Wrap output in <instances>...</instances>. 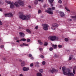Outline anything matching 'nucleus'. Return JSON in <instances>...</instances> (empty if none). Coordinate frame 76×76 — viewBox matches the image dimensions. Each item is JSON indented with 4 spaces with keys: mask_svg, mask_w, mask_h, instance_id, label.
<instances>
[{
    "mask_svg": "<svg viewBox=\"0 0 76 76\" xmlns=\"http://www.w3.org/2000/svg\"><path fill=\"white\" fill-rule=\"evenodd\" d=\"M62 70L63 72V74L64 75H67L68 76H74V74L73 73H71L72 72L71 70L67 69H66V67L65 66H63L62 67Z\"/></svg>",
    "mask_w": 76,
    "mask_h": 76,
    "instance_id": "obj_1",
    "label": "nucleus"
},
{
    "mask_svg": "<svg viewBox=\"0 0 76 76\" xmlns=\"http://www.w3.org/2000/svg\"><path fill=\"white\" fill-rule=\"evenodd\" d=\"M30 17L31 16L29 15L26 16L24 15H20L19 16V18L21 19H22V20H29Z\"/></svg>",
    "mask_w": 76,
    "mask_h": 76,
    "instance_id": "obj_2",
    "label": "nucleus"
},
{
    "mask_svg": "<svg viewBox=\"0 0 76 76\" xmlns=\"http://www.w3.org/2000/svg\"><path fill=\"white\" fill-rule=\"evenodd\" d=\"M18 4L21 6H23L24 5V2L20 0L18 1V2H15V4H14V5H15L16 7H19V5H18Z\"/></svg>",
    "mask_w": 76,
    "mask_h": 76,
    "instance_id": "obj_3",
    "label": "nucleus"
},
{
    "mask_svg": "<svg viewBox=\"0 0 76 76\" xmlns=\"http://www.w3.org/2000/svg\"><path fill=\"white\" fill-rule=\"evenodd\" d=\"M6 3H7V4H9L10 5V8L11 9H13L15 7V6H14V4H15V3H13V4L12 3V2L10 1H5Z\"/></svg>",
    "mask_w": 76,
    "mask_h": 76,
    "instance_id": "obj_4",
    "label": "nucleus"
},
{
    "mask_svg": "<svg viewBox=\"0 0 76 76\" xmlns=\"http://www.w3.org/2000/svg\"><path fill=\"white\" fill-rule=\"evenodd\" d=\"M49 38H50V40L52 41H57V40L58 39V38L56 37V36H50L49 37Z\"/></svg>",
    "mask_w": 76,
    "mask_h": 76,
    "instance_id": "obj_5",
    "label": "nucleus"
},
{
    "mask_svg": "<svg viewBox=\"0 0 76 76\" xmlns=\"http://www.w3.org/2000/svg\"><path fill=\"white\" fill-rule=\"evenodd\" d=\"M42 26L44 27L43 28L44 30L47 31L48 29V27H49V26L47 24H43L42 25Z\"/></svg>",
    "mask_w": 76,
    "mask_h": 76,
    "instance_id": "obj_6",
    "label": "nucleus"
},
{
    "mask_svg": "<svg viewBox=\"0 0 76 76\" xmlns=\"http://www.w3.org/2000/svg\"><path fill=\"white\" fill-rule=\"evenodd\" d=\"M46 12L49 14H50V15H53V11L51 9V8H49L48 10H46Z\"/></svg>",
    "mask_w": 76,
    "mask_h": 76,
    "instance_id": "obj_7",
    "label": "nucleus"
},
{
    "mask_svg": "<svg viewBox=\"0 0 76 76\" xmlns=\"http://www.w3.org/2000/svg\"><path fill=\"white\" fill-rule=\"evenodd\" d=\"M52 26L53 28H57L58 26V24L56 23H53L52 25Z\"/></svg>",
    "mask_w": 76,
    "mask_h": 76,
    "instance_id": "obj_8",
    "label": "nucleus"
},
{
    "mask_svg": "<svg viewBox=\"0 0 76 76\" xmlns=\"http://www.w3.org/2000/svg\"><path fill=\"white\" fill-rule=\"evenodd\" d=\"M23 71H28L29 70V68L28 67H24L23 68Z\"/></svg>",
    "mask_w": 76,
    "mask_h": 76,
    "instance_id": "obj_9",
    "label": "nucleus"
},
{
    "mask_svg": "<svg viewBox=\"0 0 76 76\" xmlns=\"http://www.w3.org/2000/svg\"><path fill=\"white\" fill-rule=\"evenodd\" d=\"M50 72H51V73H54V72L56 73L58 72V70L54 69L52 70H50Z\"/></svg>",
    "mask_w": 76,
    "mask_h": 76,
    "instance_id": "obj_10",
    "label": "nucleus"
},
{
    "mask_svg": "<svg viewBox=\"0 0 76 76\" xmlns=\"http://www.w3.org/2000/svg\"><path fill=\"white\" fill-rule=\"evenodd\" d=\"M20 36L21 37H22V38H23L25 36V34L22 32H20L19 33Z\"/></svg>",
    "mask_w": 76,
    "mask_h": 76,
    "instance_id": "obj_11",
    "label": "nucleus"
},
{
    "mask_svg": "<svg viewBox=\"0 0 76 76\" xmlns=\"http://www.w3.org/2000/svg\"><path fill=\"white\" fill-rule=\"evenodd\" d=\"M59 13H60L61 17H64V16H65L64 13L63 12H61V11L59 12Z\"/></svg>",
    "mask_w": 76,
    "mask_h": 76,
    "instance_id": "obj_12",
    "label": "nucleus"
},
{
    "mask_svg": "<svg viewBox=\"0 0 76 76\" xmlns=\"http://www.w3.org/2000/svg\"><path fill=\"white\" fill-rule=\"evenodd\" d=\"M52 47L54 48V49H56L57 47V45H52Z\"/></svg>",
    "mask_w": 76,
    "mask_h": 76,
    "instance_id": "obj_13",
    "label": "nucleus"
},
{
    "mask_svg": "<svg viewBox=\"0 0 76 76\" xmlns=\"http://www.w3.org/2000/svg\"><path fill=\"white\" fill-rule=\"evenodd\" d=\"M25 62H22L21 64V66L22 67L24 66H25Z\"/></svg>",
    "mask_w": 76,
    "mask_h": 76,
    "instance_id": "obj_14",
    "label": "nucleus"
},
{
    "mask_svg": "<svg viewBox=\"0 0 76 76\" xmlns=\"http://www.w3.org/2000/svg\"><path fill=\"white\" fill-rule=\"evenodd\" d=\"M38 42L39 44H40V45H42L43 44V43H42V42H41V40H38Z\"/></svg>",
    "mask_w": 76,
    "mask_h": 76,
    "instance_id": "obj_15",
    "label": "nucleus"
},
{
    "mask_svg": "<svg viewBox=\"0 0 76 76\" xmlns=\"http://www.w3.org/2000/svg\"><path fill=\"white\" fill-rule=\"evenodd\" d=\"M8 17H13V15L12 14V13L8 14Z\"/></svg>",
    "mask_w": 76,
    "mask_h": 76,
    "instance_id": "obj_16",
    "label": "nucleus"
},
{
    "mask_svg": "<svg viewBox=\"0 0 76 76\" xmlns=\"http://www.w3.org/2000/svg\"><path fill=\"white\" fill-rule=\"evenodd\" d=\"M54 0H48V1L50 3H53Z\"/></svg>",
    "mask_w": 76,
    "mask_h": 76,
    "instance_id": "obj_17",
    "label": "nucleus"
},
{
    "mask_svg": "<svg viewBox=\"0 0 76 76\" xmlns=\"http://www.w3.org/2000/svg\"><path fill=\"white\" fill-rule=\"evenodd\" d=\"M37 76H42V74H41V73L39 72L37 73Z\"/></svg>",
    "mask_w": 76,
    "mask_h": 76,
    "instance_id": "obj_18",
    "label": "nucleus"
},
{
    "mask_svg": "<svg viewBox=\"0 0 76 76\" xmlns=\"http://www.w3.org/2000/svg\"><path fill=\"white\" fill-rule=\"evenodd\" d=\"M65 9H66V10L67 11H68V12H70V10H69V8H67V7H66Z\"/></svg>",
    "mask_w": 76,
    "mask_h": 76,
    "instance_id": "obj_19",
    "label": "nucleus"
},
{
    "mask_svg": "<svg viewBox=\"0 0 76 76\" xmlns=\"http://www.w3.org/2000/svg\"><path fill=\"white\" fill-rule=\"evenodd\" d=\"M26 39L25 38H23L21 39L20 40V41H26Z\"/></svg>",
    "mask_w": 76,
    "mask_h": 76,
    "instance_id": "obj_20",
    "label": "nucleus"
},
{
    "mask_svg": "<svg viewBox=\"0 0 76 76\" xmlns=\"http://www.w3.org/2000/svg\"><path fill=\"white\" fill-rule=\"evenodd\" d=\"M38 0H36L34 2V3L35 4H38Z\"/></svg>",
    "mask_w": 76,
    "mask_h": 76,
    "instance_id": "obj_21",
    "label": "nucleus"
},
{
    "mask_svg": "<svg viewBox=\"0 0 76 76\" xmlns=\"http://www.w3.org/2000/svg\"><path fill=\"white\" fill-rule=\"evenodd\" d=\"M26 31L27 32H28L29 33H31V31L28 29H26Z\"/></svg>",
    "mask_w": 76,
    "mask_h": 76,
    "instance_id": "obj_22",
    "label": "nucleus"
},
{
    "mask_svg": "<svg viewBox=\"0 0 76 76\" xmlns=\"http://www.w3.org/2000/svg\"><path fill=\"white\" fill-rule=\"evenodd\" d=\"M23 45H25V46H28L29 45L28 44H26V43H23Z\"/></svg>",
    "mask_w": 76,
    "mask_h": 76,
    "instance_id": "obj_23",
    "label": "nucleus"
},
{
    "mask_svg": "<svg viewBox=\"0 0 76 76\" xmlns=\"http://www.w3.org/2000/svg\"><path fill=\"white\" fill-rule=\"evenodd\" d=\"M44 71L43 70V69H40L39 70V72L40 73H42Z\"/></svg>",
    "mask_w": 76,
    "mask_h": 76,
    "instance_id": "obj_24",
    "label": "nucleus"
},
{
    "mask_svg": "<svg viewBox=\"0 0 76 76\" xmlns=\"http://www.w3.org/2000/svg\"><path fill=\"white\" fill-rule=\"evenodd\" d=\"M5 17H9V14H5Z\"/></svg>",
    "mask_w": 76,
    "mask_h": 76,
    "instance_id": "obj_25",
    "label": "nucleus"
},
{
    "mask_svg": "<svg viewBox=\"0 0 76 76\" xmlns=\"http://www.w3.org/2000/svg\"><path fill=\"white\" fill-rule=\"evenodd\" d=\"M64 40L65 41H66V42H67L68 41H69V39L67 38H65L64 39Z\"/></svg>",
    "mask_w": 76,
    "mask_h": 76,
    "instance_id": "obj_26",
    "label": "nucleus"
},
{
    "mask_svg": "<svg viewBox=\"0 0 76 76\" xmlns=\"http://www.w3.org/2000/svg\"><path fill=\"white\" fill-rule=\"evenodd\" d=\"M49 50L50 51H53V48L52 47H51L49 48Z\"/></svg>",
    "mask_w": 76,
    "mask_h": 76,
    "instance_id": "obj_27",
    "label": "nucleus"
},
{
    "mask_svg": "<svg viewBox=\"0 0 76 76\" xmlns=\"http://www.w3.org/2000/svg\"><path fill=\"white\" fill-rule=\"evenodd\" d=\"M47 45H48V43L47 42H45V44H44V45H45V46H47Z\"/></svg>",
    "mask_w": 76,
    "mask_h": 76,
    "instance_id": "obj_28",
    "label": "nucleus"
},
{
    "mask_svg": "<svg viewBox=\"0 0 76 76\" xmlns=\"http://www.w3.org/2000/svg\"><path fill=\"white\" fill-rule=\"evenodd\" d=\"M58 48H62V45H58Z\"/></svg>",
    "mask_w": 76,
    "mask_h": 76,
    "instance_id": "obj_29",
    "label": "nucleus"
},
{
    "mask_svg": "<svg viewBox=\"0 0 76 76\" xmlns=\"http://www.w3.org/2000/svg\"><path fill=\"white\" fill-rule=\"evenodd\" d=\"M33 66H34V64L33 63H31V64L30 65V66L31 67H32Z\"/></svg>",
    "mask_w": 76,
    "mask_h": 76,
    "instance_id": "obj_30",
    "label": "nucleus"
},
{
    "mask_svg": "<svg viewBox=\"0 0 76 76\" xmlns=\"http://www.w3.org/2000/svg\"><path fill=\"white\" fill-rule=\"evenodd\" d=\"M42 64L43 65H45V61H43L42 62Z\"/></svg>",
    "mask_w": 76,
    "mask_h": 76,
    "instance_id": "obj_31",
    "label": "nucleus"
},
{
    "mask_svg": "<svg viewBox=\"0 0 76 76\" xmlns=\"http://www.w3.org/2000/svg\"><path fill=\"white\" fill-rule=\"evenodd\" d=\"M30 41L31 40H30V39H27V41L28 42H30Z\"/></svg>",
    "mask_w": 76,
    "mask_h": 76,
    "instance_id": "obj_32",
    "label": "nucleus"
},
{
    "mask_svg": "<svg viewBox=\"0 0 76 76\" xmlns=\"http://www.w3.org/2000/svg\"><path fill=\"white\" fill-rule=\"evenodd\" d=\"M58 2L59 3H60V4H61V3H62V1L61 0H59Z\"/></svg>",
    "mask_w": 76,
    "mask_h": 76,
    "instance_id": "obj_33",
    "label": "nucleus"
},
{
    "mask_svg": "<svg viewBox=\"0 0 76 76\" xmlns=\"http://www.w3.org/2000/svg\"><path fill=\"white\" fill-rule=\"evenodd\" d=\"M40 57L41 58H44V56L42 55H41L40 56Z\"/></svg>",
    "mask_w": 76,
    "mask_h": 76,
    "instance_id": "obj_34",
    "label": "nucleus"
},
{
    "mask_svg": "<svg viewBox=\"0 0 76 76\" xmlns=\"http://www.w3.org/2000/svg\"><path fill=\"white\" fill-rule=\"evenodd\" d=\"M3 25V23L1 22V20H0V25Z\"/></svg>",
    "mask_w": 76,
    "mask_h": 76,
    "instance_id": "obj_35",
    "label": "nucleus"
},
{
    "mask_svg": "<svg viewBox=\"0 0 76 76\" xmlns=\"http://www.w3.org/2000/svg\"><path fill=\"white\" fill-rule=\"evenodd\" d=\"M38 13H41V11L40 10H39L38 12Z\"/></svg>",
    "mask_w": 76,
    "mask_h": 76,
    "instance_id": "obj_36",
    "label": "nucleus"
},
{
    "mask_svg": "<svg viewBox=\"0 0 76 76\" xmlns=\"http://www.w3.org/2000/svg\"><path fill=\"white\" fill-rule=\"evenodd\" d=\"M68 21H72V19H68Z\"/></svg>",
    "mask_w": 76,
    "mask_h": 76,
    "instance_id": "obj_37",
    "label": "nucleus"
},
{
    "mask_svg": "<svg viewBox=\"0 0 76 76\" xmlns=\"http://www.w3.org/2000/svg\"><path fill=\"white\" fill-rule=\"evenodd\" d=\"M52 10H55V7H52L51 8Z\"/></svg>",
    "mask_w": 76,
    "mask_h": 76,
    "instance_id": "obj_38",
    "label": "nucleus"
},
{
    "mask_svg": "<svg viewBox=\"0 0 76 76\" xmlns=\"http://www.w3.org/2000/svg\"><path fill=\"white\" fill-rule=\"evenodd\" d=\"M72 18H76V15H75V16H72Z\"/></svg>",
    "mask_w": 76,
    "mask_h": 76,
    "instance_id": "obj_39",
    "label": "nucleus"
},
{
    "mask_svg": "<svg viewBox=\"0 0 76 76\" xmlns=\"http://www.w3.org/2000/svg\"><path fill=\"white\" fill-rule=\"evenodd\" d=\"M39 50L40 51H42V50H43V49H42V48H39Z\"/></svg>",
    "mask_w": 76,
    "mask_h": 76,
    "instance_id": "obj_40",
    "label": "nucleus"
},
{
    "mask_svg": "<svg viewBox=\"0 0 76 76\" xmlns=\"http://www.w3.org/2000/svg\"><path fill=\"white\" fill-rule=\"evenodd\" d=\"M63 7V6L62 5H60L59 6V8H61V7Z\"/></svg>",
    "mask_w": 76,
    "mask_h": 76,
    "instance_id": "obj_41",
    "label": "nucleus"
},
{
    "mask_svg": "<svg viewBox=\"0 0 76 76\" xmlns=\"http://www.w3.org/2000/svg\"><path fill=\"white\" fill-rule=\"evenodd\" d=\"M29 57H32V54H29Z\"/></svg>",
    "mask_w": 76,
    "mask_h": 76,
    "instance_id": "obj_42",
    "label": "nucleus"
},
{
    "mask_svg": "<svg viewBox=\"0 0 76 76\" xmlns=\"http://www.w3.org/2000/svg\"><path fill=\"white\" fill-rule=\"evenodd\" d=\"M72 60V57L71 56L69 57V60Z\"/></svg>",
    "mask_w": 76,
    "mask_h": 76,
    "instance_id": "obj_43",
    "label": "nucleus"
},
{
    "mask_svg": "<svg viewBox=\"0 0 76 76\" xmlns=\"http://www.w3.org/2000/svg\"><path fill=\"white\" fill-rule=\"evenodd\" d=\"M50 4L51 6H52V7L53 6V4L52 3H50Z\"/></svg>",
    "mask_w": 76,
    "mask_h": 76,
    "instance_id": "obj_44",
    "label": "nucleus"
},
{
    "mask_svg": "<svg viewBox=\"0 0 76 76\" xmlns=\"http://www.w3.org/2000/svg\"><path fill=\"white\" fill-rule=\"evenodd\" d=\"M73 73L74 74H75V69H73Z\"/></svg>",
    "mask_w": 76,
    "mask_h": 76,
    "instance_id": "obj_45",
    "label": "nucleus"
},
{
    "mask_svg": "<svg viewBox=\"0 0 76 76\" xmlns=\"http://www.w3.org/2000/svg\"><path fill=\"white\" fill-rule=\"evenodd\" d=\"M20 47H23V44H21V45H20Z\"/></svg>",
    "mask_w": 76,
    "mask_h": 76,
    "instance_id": "obj_46",
    "label": "nucleus"
},
{
    "mask_svg": "<svg viewBox=\"0 0 76 76\" xmlns=\"http://www.w3.org/2000/svg\"><path fill=\"white\" fill-rule=\"evenodd\" d=\"M38 26H37L35 27V29H38Z\"/></svg>",
    "mask_w": 76,
    "mask_h": 76,
    "instance_id": "obj_47",
    "label": "nucleus"
},
{
    "mask_svg": "<svg viewBox=\"0 0 76 76\" xmlns=\"http://www.w3.org/2000/svg\"><path fill=\"white\" fill-rule=\"evenodd\" d=\"M1 48H4V45H2L1 46Z\"/></svg>",
    "mask_w": 76,
    "mask_h": 76,
    "instance_id": "obj_48",
    "label": "nucleus"
},
{
    "mask_svg": "<svg viewBox=\"0 0 76 76\" xmlns=\"http://www.w3.org/2000/svg\"><path fill=\"white\" fill-rule=\"evenodd\" d=\"M31 60H34V58L33 57H31Z\"/></svg>",
    "mask_w": 76,
    "mask_h": 76,
    "instance_id": "obj_49",
    "label": "nucleus"
},
{
    "mask_svg": "<svg viewBox=\"0 0 76 76\" xmlns=\"http://www.w3.org/2000/svg\"><path fill=\"white\" fill-rule=\"evenodd\" d=\"M51 29H52L53 30H55V29H56V28H54V29H53V27H51Z\"/></svg>",
    "mask_w": 76,
    "mask_h": 76,
    "instance_id": "obj_50",
    "label": "nucleus"
},
{
    "mask_svg": "<svg viewBox=\"0 0 76 76\" xmlns=\"http://www.w3.org/2000/svg\"><path fill=\"white\" fill-rule=\"evenodd\" d=\"M14 39H15V40H17V38L16 37H14Z\"/></svg>",
    "mask_w": 76,
    "mask_h": 76,
    "instance_id": "obj_51",
    "label": "nucleus"
},
{
    "mask_svg": "<svg viewBox=\"0 0 76 76\" xmlns=\"http://www.w3.org/2000/svg\"><path fill=\"white\" fill-rule=\"evenodd\" d=\"M19 76H23V74H20L19 75Z\"/></svg>",
    "mask_w": 76,
    "mask_h": 76,
    "instance_id": "obj_52",
    "label": "nucleus"
},
{
    "mask_svg": "<svg viewBox=\"0 0 76 76\" xmlns=\"http://www.w3.org/2000/svg\"><path fill=\"white\" fill-rule=\"evenodd\" d=\"M1 41H2V39H1V38H0V42H1Z\"/></svg>",
    "mask_w": 76,
    "mask_h": 76,
    "instance_id": "obj_53",
    "label": "nucleus"
},
{
    "mask_svg": "<svg viewBox=\"0 0 76 76\" xmlns=\"http://www.w3.org/2000/svg\"><path fill=\"white\" fill-rule=\"evenodd\" d=\"M36 64H39V62H36Z\"/></svg>",
    "mask_w": 76,
    "mask_h": 76,
    "instance_id": "obj_54",
    "label": "nucleus"
},
{
    "mask_svg": "<svg viewBox=\"0 0 76 76\" xmlns=\"http://www.w3.org/2000/svg\"><path fill=\"white\" fill-rule=\"evenodd\" d=\"M0 11H1V12H2V11H3V10H2V9H0Z\"/></svg>",
    "mask_w": 76,
    "mask_h": 76,
    "instance_id": "obj_55",
    "label": "nucleus"
},
{
    "mask_svg": "<svg viewBox=\"0 0 76 76\" xmlns=\"http://www.w3.org/2000/svg\"><path fill=\"white\" fill-rule=\"evenodd\" d=\"M19 41H20V40H17L16 42H19Z\"/></svg>",
    "mask_w": 76,
    "mask_h": 76,
    "instance_id": "obj_56",
    "label": "nucleus"
},
{
    "mask_svg": "<svg viewBox=\"0 0 76 76\" xmlns=\"http://www.w3.org/2000/svg\"><path fill=\"white\" fill-rule=\"evenodd\" d=\"M3 59L4 60H5L6 58H3Z\"/></svg>",
    "mask_w": 76,
    "mask_h": 76,
    "instance_id": "obj_57",
    "label": "nucleus"
},
{
    "mask_svg": "<svg viewBox=\"0 0 76 76\" xmlns=\"http://www.w3.org/2000/svg\"><path fill=\"white\" fill-rule=\"evenodd\" d=\"M74 69H76V66H75L74 67Z\"/></svg>",
    "mask_w": 76,
    "mask_h": 76,
    "instance_id": "obj_58",
    "label": "nucleus"
},
{
    "mask_svg": "<svg viewBox=\"0 0 76 76\" xmlns=\"http://www.w3.org/2000/svg\"><path fill=\"white\" fill-rule=\"evenodd\" d=\"M28 7H29V8H31V6H28Z\"/></svg>",
    "mask_w": 76,
    "mask_h": 76,
    "instance_id": "obj_59",
    "label": "nucleus"
},
{
    "mask_svg": "<svg viewBox=\"0 0 76 76\" xmlns=\"http://www.w3.org/2000/svg\"><path fill=\"white\" fill-rule=\"evenodd\" d=\"M41 1V0H38V1Z\"/></svg>",
    "mask_w": 76,
    "mask_h": 76,
    "instance_id": "obj_60",
    "label": "nucleus"
},
{
    "mask_svg": "<svg viewBox=\"0 0 76 76\" xmlns=\"http://www.w3.org/2000/svg\"><path fill=\"white\" fill-rule=\"evenodd\" d=\"M0 76H1V74H0Z\"/></svg>",
    "mask_w": 76,
    "mask_h": 76,
    "instance_id": "obj_61",
    "label": "nucleus"
},
{
    "mask_svg": "<svg viewBox=\"0 0 76 76\" xmlns=\"http://www.w3.org/2000/svg\"><path fill=\"white\" fill-rule=\"evenodd\" d=\"M61 69V68H60V69Z\"/></svg>",
    "mask_w": 76,
    "mask_h": 76,
    "instance_id": "obj_62",
    "label": "nucleus"
}]
</instances>
